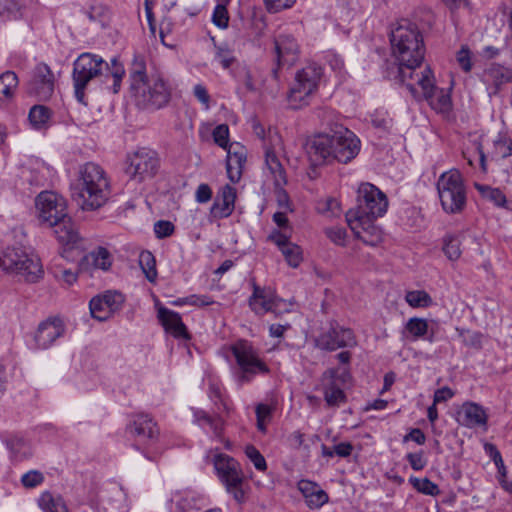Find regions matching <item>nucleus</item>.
<instances>
[{"label":"nucleus","instance_id":"1","mask_svg":"<svg viewBox=\"0 0 512 512\" xmlns=\"http://www.w3.org/2000/svg\"><path fill=\"white\" fill-rule=\"evenodd\" d=\"M359 138L346 127L336 124L329 132L318 133L306 142V153L313 166L334 161L347 164L360 152Z\"/></svg>","mask_w":512,"mask_h":512},{"label":"nucleus","instance_id":"2","mask_svg":"<svg viewBox=\"0 0 512 512\" xmlns=\"http://www.w3.org/2000/svg\"><path fill=\"white\" fill-rule=\"evenodd\" d=\"M392 55L397 62V72L402 80L412 78L414 68H420L425 56V45L418 25L406 18L398 20L391 28Z\"/></svg>","mask_w":512,"mask_h":512},{"label":"nucleus","instance_id":"3","mask_svg":"<svg viewBox=\"0 0 512 512\" xmlns=\"http://www.w3.org/2000/svg\"><path fill=\"white\" fill-rule=\"evenodd\" d=\"M111 194L106 171L97 163L80 165L72 184V196L84 211H95L103 207Z\"/></svg>","mask_w":512,"mask_h":512},{"label":"nucleus","instance_id":"4","mask_svg":"<svg viewBox=\"0 0 512 512\" xmlns=\"http://www.w3.org/2000/svg\"><path fill=\"white\" fill-rule=\"evenodd\" d=\"M130 94L138 108L157 111L169 104L172 88L164 75L155 70L149 74V78L131 87Z\"/></svg>","mask_w":512,"mask_h":512},{"label":"nucleus","instance_id":"5","mask_svg":"<svg viewBox=\"0 0 512 512\" xmlns=\"http://www.w3.org/2000/svg\"><path fill=\"white\" fill-rule=\"evenodd\" d=\"M0 269L28 283H36L44 275L40 258L21 246L7 247L0 252Z\"/></svg>","mask_w":512,"mask_h":512},{"label":"nucleus","instance_id":"6","mask_svg":"<svg viewBox=\"0 0 512 512\" xmlns=\"http://www.w3.org/2000/svg\"><path fill=\"white\" fill-rule=\"evenodd\" d=\"M212 463L216 475L225 487L226 492L236 502H244L247 483L240 463L233 457L221 452H216L213 455Z\"/></svg>","mask_w":512,"mask_h":512},{"label":"nucleus","instance_id":"7","mask_svg":"<svg viewBox=\"0 0 512 512\" xmlns=\"http://www.w3.org/2000/svg\"><path fill=\"white\" fill-rule=\"evenodd\" d=\"M442 209L448 214L461 213L467 202L466 187L457 169L443 172L436 183Z\"/></svg>","mask_w":512,"mask_h":512},{"label":"nucleus","instance_id":"8","mask_svg":"<svg viewBox=\"0 0 512 512\" xmlns=\"http://www.w3.org/2000/svg\"><path fill=\"white\" fill-rule=\"evenodd\" d=\"M322 74V67L316 63H310L295 73L288 93V101L293 109L309 104L318 90Z\"/></svg>","mask_w":512,"mask_h":512},{"label":"nucleus","instance_id":"9","mask_svg":"<svg viewBox=\"0 0 512 512\" xmlns=\"http://www.w3.org/2000/svg\"><path fill=\"white\" fill-rule=\"evenodd\" d=\"M231 352L239 366L237 381L240 385L249 383L258 374H268L270 369L261 359L259 350L247 340H238L231 346Z\"/></svg>","mask_w":512,"mask_h":512},{"label":"nucleus","instance_id":"10","mask_svg":"<svg viewBox=\"0 0 512 512\" xmlns=\"http://www.w3.org/2000/svg\"><path fill=\"white\" fill-rule=\"evenodd\" d=\"M109 69L100 56L92 53H82L73 63L72 79L74 84V93L78 102L85 103V89L88 83L99 76L103 69Z\"/></svg>","mask_w":512,"mask_h":512},{"label":"nucleus","instance_id":"11","mask_svg":"<svg viewBox=\"0 0 512 512\" xmlns=\"http://www.w3.org/2000/svg\"><path fill=\"white\" fill-rule=\"evenodd\" d=\"M252 129L254 134L263 142L265 164L270 174L275 175L277 184L286 183V172L278 158V152L282 150L280 134L271 127L266 131L265 127L255 119L252 121Z\"/></svg>","mask_w":512,"mask_h":512},{"label":"nucleus","instance_id":"12","mask_svg":"<svg viewBox=\"0 0 512 512\" xmlns=\"http://www.w3.org/2000/svg\"><path fill=\"white\" fill-rule=\"evenodd\" d=\"M388 208L386 195L371 183H362L357 190V205L346 217H382Z\"/></svg>","mask_w":512,"mask_h":512},{"label":"nucleus","instance_id":"13","mask_svg":"<svg viewBox=\"0 0 512 512\" xmlns=\"http://www.w3.org/2000/svg\"><path fill=\"white\" fill-rule=\"evenodd\" d=\"M214 142L227 150L226 169L231 182L237 183L242 176L243 165L246 161L244 147L238 143L229 144V128L226 124L216 126L212 132Z\"/></svg>","mask_w":512,"mask_h":512},{"label":"nucleus","instance_id":"14","mask_svg":"<svg viewBox=\"0 0 512 512\" xmlns=\"http://www.w3.org/2000/svg\"><path fill=\"white\" fill-rule=\"evenodd\" d=\"M356 345L357 340L353 330L336 321H331L329 326L315 338V346L322 351L332 352L341 348H353Z\"/></svg>","mask_w":512,"mask_h":512},{"label":"nucleus","instance_id":"15","mask_svg":"<svg viewBox=\"0 0 512 512\" xmlns=\"http://www.w3.org/2000/svg\"><path fill=\"white\" fill-rule=\"evenodd\" d=\"M39 221L48 227L65 220L67 213L66 200L52 191L41 192L35 200Z\"/></svg>","mask_w":512,"mask_h":512},{"label":"nucleus","instance_id":"16","mask_svg":"<svg viewBox=\"0 0 512 512\" xmlns=\"http://www.w3.org/2000/svg\"><path fill=\"white\" fill-rule=\"evenodd\" d=\"M127 162L126 174L138 183L153 178L159 167L156 153L145 148L129 155Z\"/></svg>","mask_w":512,"mask_h":512},{"label":"nucleus","instance_id":"17","mask_svg":"<svg viewBox=\"0 0 512 512\" xmlns=\"http://www.w3.org/2000/svg\"><path fill=\"white\" fill-rule=\"evenodd\" d=\"M124 301V296L116 291H106L97 295L89 302L91 316L96 320L106 321L121 309Z\"/></svg>","mask_w":512,"mask_h":512},{"label":"nucleus","instance_id":"18","mask_svg":"<svg viewBox=\"0 0 512 512\" xmlns=\"http://www.w3.org/2000/svg\"><path fill=\"white\" fill-rule=\"evenodd\" d=\"M65 327L63 321L58 317H49L39 323L33 334V349L45 350L51 347L54 342L63 336Z\"/></svg>","mask_w":512,"mask_h":512},{"label":"nucleus","instance_id":"19","mask_svg":"<svg viewBox=\"0 0 512 512\" xmlns=\"http://www.w3.org/2000/svg\"><path fill=\"white\" fill-rule=\"evenodd\" d=\"M417 69L414 68L413 77H407L405 81L399 75L397 77L401 83L405 84L414 98L422 96L428 100L433 97L436 88L433 72L428 66L424 67L421 71H417Z\"/></svg>","mask_w":512,"mask_h":512},{"label":"nucleus","instance_id":"20","mask_svg":"<svg viewBox=\"0 0 512 512\" xmlns=\"http://www.w3.org/2000/svg\"><path fill=\"white\" fill-rule=\"evenodd\" d=\"M377 217H346L347 224L356 238L369 246H377L383 240V232L374 224Z\"/></svg>","mask_w":512,"mask_h":512},{"label":"nucleus","instance_id":"21","mask_svg":"<svg viewBox=\"0 0 512 512\" xmlns=\"http://www.w3.org/2000/svg\"><path fill=\"white\" fill-rule=\"evenodd\" d=\"M253 293L249 298V306L257 315L266 313L277 314L282 300L279 299L275 291L268 287H260L255 282L252 284Z\"/></svg>","mask_w":512,"mask_h":512},{"label":"nucleus","instance_id":"22","mask_svg":"<svg viewBox=\"0 0 512 512\" xmlns=\"http://www.w3.org/2000/svg\"><path fill=\"white\" fill-rule=\"evenodd\" d=\"M96 512H127L126 494L117 484L103 488L95 505Z\"/></svg>","mask_w":512,"mask_h":512},{"label":"nucleus","instance_id":"23","mask_svg":"<svg viewBox=\"0 0 512 512\" xmlns=\"http://www.w3.org/2000/svg\"><path fill=\"white\" fill-rule=\"evenodd\" d=\"M55 87V76L50 67L45 63L35 66L32 77L29 81V89L40 99H49Z\"/></svg>","mask_w":512,"mask_h":512},{"label":"nucleus","instance_id":"24","mask_svg":"<svg viewBox=\"0 0 512 512\" xmlns=\"http://www.w3.org/2000/svg\"><path fill=\"white\" fill-rule=\"evenodd\" d=\"M128 432L138 441L147 444L156 441L159 436V429L156 422L152 417L144 413L132 415Z\"/></svg>","mask_w":512,"mask_h":512},{"label":"nucleus","instance_id":"25","mask_svg":"<svg viewBox=\"0 0 512 512\" xmlns=\"http://www.w3.org/2000/svg\"><path fill=\"white\" fill-rule=\"evenodd\" d=\"M274 48L278 68L292 66L299 59L300 47L291 34H279L274 41Z\"/></svg>","mask_w":512,"mask_h":512},{"label":"nucleus","instance_id":"26","mask_svg":"<svg viewBox=\"0 0 512 512\" xmlns=\"http://www.w3.org/2000/svg\"><path fill=\"white\" fill-rule=\"evenodd\" d=\"M455 419L461 426L476 428L485 426L488 416L483 406L467 401L457 409Z\"/></svg>","mask_w":512,"mask_h":512},{"label":"nucleus","instance_id":"27","mask_svg":"<svg viewBox=\"0 0 512 512\" xmlns=\"http://www.w3.org/2000/svg\"><path fill=\"white\" fill-rule=\"evenodd\" d=\"M156 307L157 318L166 332L178 339L190 338L186 325L183 323L181 315L178 312L161 305H156Z\"/></svg>","mask_w":512,"mask_h":512},{"label":"nucleus","instance_id":"28","mask_svg":"<svg viewBox=\"0 0 512 512\" xmlns=\"http://www.w3.org/2000/svg\"><path fill=\"white\" fill-rule=\"evenodd\" d=\"M236 189L225 185L214 200L210 208V215L214 219H223L230 216L234 210Z\"/></svg>","mask_w":512,"mask_h":512},{"label":"nucleus","instance_id":"29","mask_svg":"<svg viewBox=\"0 0 512 512\" xmlns=\"http://www.w3.org/2000/svg\"><path fill=\"white\" fill-rule=\"evenodd\" d=\"M297 487L310 509H319L329 500L328 494L316 482L302 479Z\"/></svg>","mask_w":512,"mask_h":512},{"label":"nucleus","instance_id":"30","mask_svg":"<svg viewBox=\"0 0 512 512\" xmlns=\"http://www.w3.org/2000/svg\"><path fill=\"white\" fill-rule=\"evenodd\" d=\"M336 377V369H328L322 375L324 399L328 406H339L346 400L344 391L336 383Z\"/></svg>","mask_w":512,"mask_h":512},{"label":"nucleus","instance_id":"31","mask_svg":"<svg viewBox=\"0 0 512 512\" xmlns=\"http://www.w3.org/2000/svg\"><path fill=\"white\" fill-rule=\"evenodd\" d=\"M482 81L488 86H493L494 92H497L501 85L512 81V71L499 64H492L484 70Z\"/></svg>","mask_w":512,"mask_h":512},{"label":"nucleus","instance_id":"32","mask_svg":"<svg viewBox=\"0 0 512 512\" xmlns=\"http://www.w3.org/2000/svg\"><path fill=\"white\" fill-rule=\"evenodd\" d=\"M475 188L483 199L495 207L512 212V200H508L500 188L475 183Z\"/></svg>","mask_w":512,"mask_h":512},{"label":"nucleus","instance_id":"33","mask_svg":"<svg viewBox=\"0 0 512 512\" xmlns=\"http://www.w3.org/2000/svg\"><path fill=\"white\" fill-rule=\"evenodd\" d=\"M50 227L54 228L56 238L62 245L73 246L79 240L78 231L68 214L66 215L65 220L63 219L59 221L58 224Z\"/></svg>","mask_w":512,"mask_h":512},{"label":"nucleus","instance_id":"34","mask_svg":"<svg viewBox=\"0 0 512 512\" xmlns=\"http://www.w3.org/2000/svg\"><path fill=\"white\" fill-rule=\"evenodd\" d=\"M113 258L111 253L104 247H97L86 254L83 258V264L87 267L108 271L112 265Z\"/></svg>","mask_w":512,"mask_h":512},{"label":"nucleus","instance_id":"35","mask_svg":"<svg viewBox=\"0 0 512 512\" xmlns=\"http://www.w3.org/2000/svg\"><path fill=\"white\" fill-rule=\"evenodd\" d=\"M193 423L200 427L209 426L217 438H221L224 431V421L220 417H213L205 410L192 408Z\"/></svg>","mask_w":512,"mask_h":512},{"label":"nucleus","instance_id":"36","mask_svg":"<svg viewBox=\"0 0 512 512\" xmlns=\"http://www.w3.org/2000/svg\"><path fill=\"white\" fill-rule=\"evenodd\" d=\"M38 506L43 512H69L62 496L50 491L41 493L38 498Z\"/></svg>","mask_w":512,"mask_h":512},{"label":"nucleus","instance_id":"37","mask_svg":"<svg viewBox=\"0 0 512 512\" xmlns=\"http://www.w3.org/2000/svg\"><path fill=\"white\" fill-rule=\"evenodd\" d=\"M7 447L16 461H23L32 456V448L29 442L22 437L14 436L7 441Z\"/></svg>","mask_w":512,"mask_h":512},{"label":"nucleus","instance_id":"38","mask_svg":"<svg viewBox=\"0 0 512 512\" xmlns=\"http://www.w3.org/2000/svg\"><path fill=\"white\" fill-rule=\"evenodd\" d=\"M147 78H149V74L147 73L145 57L140 54L134 55L129 70V89Z\"/></svg>","mask_w":512,"mask_h":512},{"label":"nucleus","instance_id":"39","mask_svg":"<svg viewBox=\"0 0 512 512\" xmlns=\"http://www.w3.org/2000/svg\"><path fill=\"white\" fill-rule=\"evenodd\" d=\"M52 112L43 105H34L28 115L31 126L36 130L46 129L49 125Z\"/></svg>","mask_w":512,"mask_h":512},{"label":"nucleus","instance_id":"40","mask_svg":"<svg viewBox=\"0 0 512 512\" xmlns=\"http://www.w3.org/2000/svg\"><path fill=\"white\" fill-rule=\"evenodd\" d=\"M18 77L13 71H5L0 75V101L10 100L18 86Z\"/></svg>","mask_w":512,"mask_h":512},{"label":"nucleus","instance_id":"41","mask_svg":"<svg viewBox=\"0 0 512 512\" xmlns=\"http://www.w3.org/2000/svg\"><path fill=\"white\" fill-rule=\"evenodd\" d=\"M428 332L429 324L424 318L412 317L405 324L404 333H408L413 340L424 338Z\"/></svg>","mask_w":512,"mask_h":512},{"label":"nucleus","instance_id":"42","mask_svg":"<svg viewBox=\"0 0 512 512\" xmlns=\"http://www.w3.org/2000/svg\"><path fill=\"white\" fill-rule=\"evenodd\" d=\"M405 301L412 308H427L433 304L432 297L424 290L408 291Z\"/></svg>","mask_w":512,"mask_h":512},{"label":"nucleus","instance_id":"43","mask_svg":"<svg viewBox=\"0 0 512 512\" xmlns=\"http://www.w3.org/2000/svg\"><path fill=\"white\" fill-rule=\"evenodd\" d=\"M139 265L142 268L146 278L153 282L157 277L156 261L154 255L150 251H142L139 255Z\"/></svg>","mask_w":512,"mask_h":512},{"label":"nucleus","instance_id":"44","mask_svg":"<svg viewBox=\"0 0 512 512\" xmlns=\"http://www.w3.org/2000/svg\"><path fill=\"white\" fill-rule=\"evenodd\" d=\"M409 481L418 492L425 495L436 496L440 493L438 485L428 478L419 479L411 477Z\"/></svg>","mask_w":512,"mask_h":512},{"label":"nucleus","instance_id":"45","mask_svg":"<svg viewBox=\"0 0 512 512\" xmlns=\"http://www.w3.org/2000/svg\"><path fill=\"white\" fill-rule=\"evenodd\" d=\"M280 251L282 252L289 266L293 268L298 267L303 260L301 248L294 243L288 244Z\"/></svg>","mask_w":512,"mask_h":512},{"label":"nucleus","instance_id":"46","mask_svg":"<svg viewBox=\"0 0 512 512\" xmlns=\"http://www.w3.org/2000/svg\"><path fill=\"white\" fill-rule=\"evenodd\" d=\"M486 453L494 461L498 470V481L504 483V477H506V468L504 466L502 457L498 449L493 444H485L484 446Z\"/></svg>","mask_w":512,"mask_h":512},{"label":"nucleus","instance_id":"47","mask_svg":"<svg viewBox=\"0 0 512 512\" xmlns=\"http://www.w3.org/2000/svg\"><path fill=\"white\" fill-rule=\"evenodd\" d=\"M443 252L451 261H456L461 256L460 241L455 236H446L444 238Z\"/></svg>","mask_w":512,"mask_h":512},{"label":"nucleus","instance_id":"48","mask_svg":"<svg viewBox=\"0 0 512 512\" xmlns=\"http://www.w3.org/2000/svg\"><path fill=\"white\" fill-rule=\"evenodd\" d=\"M215 56L214 60L219 63L224 69L230 68V66L235 61V57L233 55L232 50H230L226 45H218L215 46Z\"/></svg>","mask_w":512,"mask_h":512},{"label":"nucleus","instance_id":"49","mask_svg":"<svg viewBox=\"0 0 512 512\" xmlns=\"http://www.w3.org/2000/svg\"><path fill=\"white\" fill-rule=\"evenodd\" d=\"M108 70L113 77V92L118 93L121 87L122 79L125 75L124 66L116 58H113Z\"/></svg>","mask_w":512,"mask_h":512},{"label":"nucleus","instance_id":"50","mask_svg":"<svg viewBox=\"0 0 512 512\" xmlns=\"http://www.w3.org/2000/svg\"><path fill=\"white\" fill-rule=\"evenodd\" d=\"M495 154L500 158H506L512 155V139L505 136L499 135L494 141Z\"/></svg>","mask_w":512,"mask_h":512},{"label":"nucleus","instance_id":"51","mask_svg":"<svg viewBox=\"0 0 512 512\" xmlns=\"http://www.w3.org/2000/svg\"><path fill=\"white\" fill-rule=\"evenodd\" d=\"M212 22L220 29H225L229 24V14L225 5L217 4L212 13Z\"/></svg>","mask_w":512,"mask_h":512},{"label":"nucleus","instance_id":"52","mask_svg":"<svg viewBox=\"0 0 512 512\" xmlns=\"http://www.w3.org/2000/svg\"><path fill=\"white\" fill-rule=\"evenodd\" d=\"M245 454L258 471L263 472L267 469L266 460L256 447L248 445L245 448Z\"/></svg>","mask_w":512,"mask_h":512},{"label":"nucleus","instance_id":"53","mask_svg":"<svg viewBox=\"0 0 512 512\" xmlns=\"http://www.w3.org/2000/svg\"><path fill=\"white\" fill-rule=\"evenodd\" d=\"M44 475L39 470H30L22 475L21 484L27 489L35 488L44 482Z\"/></svg>","mask_w":512,"mask_h":512},{"label":"nucleus","instance_id":"54","mask_svg":"<svg viewBox=\"0 0 512 512\" xmlns=\"http://www.w3.org/2000/svg\"><path fill=\"white\" fill-rule=\"evenodd\" d=\"M271 176L273 178L274 185L276 188V198H277V203H278L279 208H281L282 210H285V211H292V209L290 207V200H289L288 193L283 188V186L286 185L287 182L283 183V184H277L275 175L271 174Z\"/></svg>","mask_w":512,"mask_h":512},{"label":"nucleus","instance_id":"55","mask_svg":"<svg viewBox=\"0 0 512 512\" xmlns=\"http://www.w3.org/2000/svg\"><path fill=\"white\" fill-rule=\"evenodd\" d=\"M326 236L336 245L344 246L347 232L342 227H331L325 230Z\"/></svg>","mask_w":512,"mask_h":512},{"label":"nucleus","instance_id":"56","mask_svg":"<svg viewBox=\"0 0 512 512\" xmlns=\"http://www.w3.org/2000/svg\"><path fill=\"white\" fill-rule=\"evenodd\" d=\"M406 459L411 468L415 471L423 470L427 465V459L425 458L423 451L408 453L406 455Z\"/></svg>","mask_w":512,"mask_h":512},{"label":"nucleus","instance_id":"57","mask_svg":"<svg viewBox=\"0 0 512 512\" xmlns=\"http://www.w3.org/2000/svg\"><path fill=\"white\" fill-rule=\"evenodd\" d=\"M154 232L159 239L169 237L174 232V225L170 221L159 220L154 224Z\"/></svg>","mask_w":512,"mask_h":512},{"label":"nucleus","instance_id":"58","mask_svg":"<svg viewBox=\"0 0 512 512\" xmlns=\"http://www.w3.org/2000/svg\"><path fill=\"white\" fill-rule=\"evenodd\" d=\"M296 0H264L266 9L270 13H277L281 10L291 8Z\"/></svg>","mask_w":512,"mask_h":512},{"label":"nucleus","instance_id":"59","mask_svg":"<svg viewBox=\"0 0 512 512\" xmlns=\"http://www.w3.org/2000/svg\"><path fill=\"white\" fill-rule=\"evenodd\" d=\"M317 209L321 213H330L331 215H337L340 210L339 202L334 198H328L324 202L318 204Z\"/></svg>","mask_w":512,"mask_h":512},{"label":"nucleus","instance_id":"60","mask_svg":"<svg viewBox=\"0 0 512 512\" xmlns=\"http://www.w3.org/2000/svg\"><path fill=\"white\" fill-rule=\"evenodd\" d=\"M25 7L23 0H5L4 8L14 18L22 15V10Z\"/></svg>","mask_w":512,"mask_h":512},{"label":"nucleus","instance_id":"61","mask_svg":"<svg viewBox=\"0 0 512 512\" xmlns=\"http://www.w3.org/2000/svg\"><path fill=\"white\" fill-rule=\"evenodd\" d=\"M214 300L207 295H189L187 296V305L197 306V307H205L212 305Z\"/></svg>","mask_w":512,"mask_h":512},{"label":"nucleus","instance_id":"62","mask_svg":"<svg viewBox=\"0 0 512 512\" xmlns=\"http://www.w3.org/2000/svg\"><path fill=\"white\" fill-rule=\"evenodd\" d=\"M454 395H455V392L451 388H449L448 386H444L442 388L437 389L434 392L433 402L435 404L446 402V401L452 399L454 397Z\"/></svg>","mask_w":512,"mask_h":512},{"label":"nucleus","instance_id":"63","mask_svg":"<svg viewBox=\"0 0 512 512\" xmlns=\"http://www.w3.org/2000/svg\"><path fill=\"white\" fill-rule=\"evenodd\" d=\"M268 240L273 242L275 245H277V247L280 250L291 243L289 241V237L285 233H283L279 230L272 231L270 233V235L268 236Z\"/></svg>","mask_w":512,"mask_h":512},{"label":"nucleus","instance_id":"64","mask_svg":"<svg viewBox=\"0 0 512 512\" xmlns=\"http://www.w3.org/2000/svg\"><path fill=\"white\" fill-rule=\"evenodd\" d=\"M212 198V190L208 184H200L195 192V200L198 203H207Z\"/></svg>","mask_w":512,"mask_h":512}]
</instances>
